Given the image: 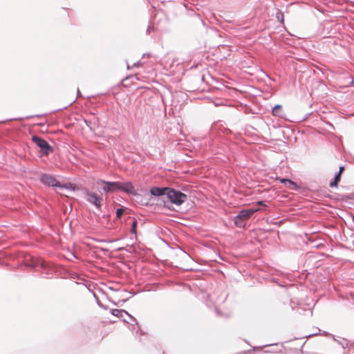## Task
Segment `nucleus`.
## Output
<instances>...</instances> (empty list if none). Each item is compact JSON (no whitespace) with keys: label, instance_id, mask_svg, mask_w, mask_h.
Segmentation results:
<instances>
[{"label":"nucleus","instance_id":"obj_1","mask_svg":"<svg viewBox=\"0 0 354 354\" xmlns=\"http://www.w3.org/2000/svg\"><path fill=\"white\" fill-rule=\"evenodd\" d=\"M166 196L171 203L176 205H181L187 198L186 194L182 193L180 191L170 188H169L167 192H166Z\"/></svg>","mask_w":354,"mask_h":354},{"label":"nucleus","instance_id":"obj_2","mask_svg":"<svg viewBox=\"0 0 354 354\" xmlns=\"http://www.w3.org/2000/svg\"><path fill=\"white\" fill-rule=\"evenodd\" d=\"M258 210V209L253 208L242 209L234 218V224L239 227L242 226L243 221L249 219L251 216Z\"/></svg>","mask_w":354,"mask_h":354},{"label":"nucleus","instance_id":"obj_3","mask_svg":"<svg viewBox=\"0 0 354 354\" xmlns=\"http://www.w3.org/2000/svg\"><path fill=\"white\" fill-rule=\"evenodd\" d=\"M32 142L41 149L44 155L48 156L53 151V147L44 139L39 136H33L32 137Z\"/></svg>","mask_w":354,"mask_h":354},{"label":"nucleus","instance_id":"obj_4","mask_svg":"<svg viewBox=\"0 0 354 354\" xmlns=\"http://www.w3.org/2000/svg\"><path fill=\"white\" fill-rule=\"evenodd\" d=\"M86 200L90 203L94 205L97 208H100L102 205V198L95 193L86 190L85 192Z\"/></svg>","mask_w":354,"mask_h":354},{"label":"nucleus","instance_id":"obj_5","mask_svg":"<svg viewBox=\"0 0 354 354\" xmlns=\"http://www.w3.org/2000/svg\"><path fill=\"white\" fill-rule=\"evenodd\" d=\"M102 183L104 186L102 189L106 192H115L119 190L120 186V182H107L105 180H100L97 184Z\"/></svg>","mask_w":354,"mask_h":354},{"label":"nucleus","instance_id":"obj_6","mask_svg":"<svg viewBox=\"0 0 354 354\" xmlns=\"http://www.w3.org/2000/svg\"><path fill=\"white\" fill-rule=\"evenodd\" d=\"M41 181L48 186L59 187V181L53 176L48 174H43L40 178Z\"/></svg>","mask_w":354,"mask_h":354},{"label":"nucleus","instance_id":"obj_7","mask_svg":"<svg viewBox=\"0 0 354 354\" xmlns=\"http://www.w3.org/2000/svg\"><path fill=\"white\" fill-rule=\"evenodd\" d=\"M147 109L145 107H139L135 113V120L139 122H142L147 118Z\"/></svg>","mask_w":354,"mask_h":354},{"label":"nucleus","instance_id":"obj_8","mask_svg":"<svg viewBox=\"0 0 354 354\" xmlns=\"http://www.w3.org/2000/svg\"><path fill=\"white\" fill-rule=\"evenodd\" d=\"M119 187H120L119 190H122L128 194H133V195L136 194V192L134 189V187L132 185V183L130 182L120 183V186Z\"/></svg>","mask_w":354,"mask_h":354},{"label":"nucleus","instance_id":"obj_9","mask_svg":"<svg viewBox=\"0 0 354 354\" xmlns=\"http://www.w3.org/2000/svg\"><path fill=\"white\" fill-rule=\"evenodd\" d=\"M168 189L167 187L160 188L153 187L150 189V193L153 196H166Z\"/></svg>","mask_w":354,"mask_h":354},{"label":"nucleus","instance_id":"obj_10","mask_svg":"<svg viewBox=\"0 0 354 354\" xmlns=\"http://www.w3.org/2000/svg\"><path fill=\"white\" fill-rule=\"evenodd\" d=\"M272 115L277 117L283 118L285 116V113L282 109L281 105H276L272 109Z\"/></svg>","mask_w":354,"mask_h":354},{"label":"nucleus","instance_id":"obj_11","mask_svg":"<svg viewBox=\"0 0 354 354\" xmlns=\"http://www.w3.org/2000/svg\"><path fill=\"white\" fill-rule=\"evenodd\" d=\"M341 175L338 174L336 175L334 180L330 183V187H337L338 183L340 181Z\"/></svg>","mask_w":354,"mask_h":354},{"label":"nucleus","instance_id":"obj_12","mask_svg":"<svg viewBox=\"0 0 354 354\" xmlns=\"http://www.w3.org/2000/svg\"><path fill=\"white\" fill-rule=\"evenodd\" d=\"M111 313L116 317H122L123 313H126L125 310H119V309H113Z\"/></svg>","mask_w":354,"mask_h":354},{"label":"nucleus","instance_id":"obj_13","mask_svg":"<svg viewBox=\"0 0 354 354\" xmlns=\"http://www.w3.org/2000/svg\"><path fill=\"white\" fill-rule=\"evenodd\" d=\"M286 185L290 189H296L297 188L296 183L291 180H289Z\"/></svg>","mask_w":354,"mask_h":354},{"label":"nucleus","instance_id":"obj_14","mask_svg":"<svg viewBox=\"0 0 354 354\" xmlns=\"http://www.w3.org/2000/svg\"><path fill=\"white\" fill-rule=\"evenodd\" d=\"M276 17L277 18V19L279 21H280V22H281L282 24L283 23V21H284V19H283V14L279 11L277 12L276 14Z\"/></svg>","mask_w":354,"mask_h":354},{"label":"nucleus","instance_id":"obj_15","mask_svg":"<svg viewBox=\"0 0 354 354\" xmlns=\"http://www.w3.org/2000/svg\"><path fill=\"white\" fill-rule=\"evenodd\" d=\"M136 227H137V221L134 219L132 223L131 232L133 234H136Z\"/></svg>","mask_w":354,"mask_h":354},{"label":"nucleus","instance_id":"obj_16","mask_svg":"<svg viewBox=\"0 0 354 354\" xmlns=\"http://www.w3.org/2000/svg\"><path fill=\"white\" fill-rule=\"evenodd\" d=\"M124 213V209L122 208L118 209L116 212L117 217L120 218Z\"/></svg>","mask_w":354,"mask_h":354},{"label":"nucleus","instance_id":"obj_17","mask_svg":"<svg viewBox=\"0 0 354 354\" xmlns=\"http://www.w3.org/2000/svg\"><path fill=\"white\" fill-rule=\"evenodd\" d=\"M278 180H279L281 183H283V184H285V185H286V184H287V183H288V180H289V179H287V178H278Z\"/></svg>","mask_w":354,"mask_h":354},{"label":"nucleus","instance_id":"obj_18","mask_svg":"<svg viewBox=\"0 0 354 354\" xmlns=\"http://www.w3.org/2000/svg\"><path fill=\"white\" fill-rule=\"evenodd\" d=\"M344 167H340L338 174L341 175L342 173L344 171Z\"/></svg>","mask_w":354,"mask_h":354},{"label":"nucleus","instance_id":"obj_19","mask_svg":"<svg viewBox=\"0 0 354 354\" xmlns=\"http://www.w3.org/2000/svg\"><path fill=\"white\" fill-rule=\"evenodd\" d=\"M258 204L259 205H263V202L262 201H259V202H258Z\"/></svg>","mask_w":354,"mask_h":354},{"label":"nucleus","instance_id":"obj_20","mask_svg":"<svg viewBox=\"0 0 354 354\" xmlns=\"http://www.w3.org/2000/svg\"><path fill=\"white\" fill-rule=\"evenodd\" d=\"M351 84L352 86H354V80L353 82H351Z\"/></svg>","mask_w":354,"mask_h":354}]
</instances>
